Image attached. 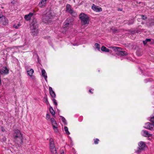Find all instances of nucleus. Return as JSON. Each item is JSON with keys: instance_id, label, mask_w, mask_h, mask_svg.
Segmentation results:
<instances>
[{"instance_id": "15", "label": "nucleus", "mask_w": 154, "mask_h": 154, "mask_svg": "<svg viewBox=\"0 0 154 154\" xmlns=\"http://www.w3.org/2000/svg\"><path fill=\"white\" fill-rule=\"evenodd\" d=\"M32 15V13H29V14L25 15L24 16V18L26 20L28 21L30 20Z\"/></svg>"}, {"instance_id": "14", "label": "nucleus", "mask_w": 154, "mask_h": 154, "mask_svg": "<svg viewBox=\"0 0 154 154\" xmlns=\"http://www.w3.org/2000/svg\"><path fill=\"white\" fill-rule=\"evenodd\" d=\"M143 135L145 137H149L152 136V134H149L148 131L145 130H143L142 131Z\"/></svg>"}, {"instance_id": "30", "label": "nucleus", "mask_w": 154, "mask_h": 154, "mask_svg": "<svg viewBox=\"0 0 154 154\" xmlns=\"http://www.w3.org/2000/svg\"><path fill=\"white\" fill-rule=\"evenodd\" d=\"M50 118V115L48 114L47 113L46 115V119L48 120H49Z\"/></svg>"}, {"instance_id": "1", "label": "nucleus", "mask_w": 154, "mask_h": 154, "mask_svg": "<svg viewBox=\"0 0 154 154\" xmlns=\"http://www.w3.org/2000/svg\"><path fill=\"white\" fill-rule=\"evenodd\" d=\"M79 17L81 20L82 25L86 26L88 24L89 22V18L86 14L84 13H81Z\"/></svg>"}, {"instance_id": "11", "label": "nucleus", "mask_w": 154, "mask_h": 154, "mask_svg": "<svg viewBox=\"0 0 154 154\" xmlns=\"http://www.w3.org/2000/svg\"><path fill=\"white\" fill-rule=\"evenodd\" d=\"M4 69H0V73L2 75L8 74V70L6 67L4 68Z\"/></svg>"}, {"instance_id": "9", "label": "nucleus", "mask_w": 154, "mask_h": 154, "mask_svg": "<svg viewBox=\"0 0 154 154\" xmlns=\"http://www.w3.org/2000/svg\"><path fill=\"white\" fill-rule=\"evenodd\" d=\"M8 21L7 19L4 16H0V23L4 26L8 24Z\"/></svg>"}, {"instance_id": "2", "label": "nucleus", "mask_w": 154, "mask_h": 154, "mask_svg": "<svg viewBox=\"0 0 154 154\" xmlns=\"http://www.w3.org/2000/svg\"><path fill=\"white\" fill-rule=\"evenodd\" d=\"M13 137L16 142L18 140V139L20 141V143H22L23 142V134L19 130L17 129L14 131L13 134Z\"/></svg>"}, {"instance_id": "16", "label": "nucleus", "mask_w": 154, "mask_h": 154, "mask_svg": "<svg viewBox=\"0 0 154 154\" xmlns=\"http://www.w3.org/2000/svg\"><path fill=\"white\" fill-rule=\"evenodd\" d=\"M116 54L118 55L121 56H122L127 55L128 54V53L125 51H120L119 52H118Z\"/></svg>"}, {"instance_id": "34", "label": "nucleus", "mask_w": 154, "mask_h": 154, "mask_svg": "<svg viewBox=\"0 0 154 154\" xmlns=\"http://www.w3.org/2000/svg\"><path fill=\"white\" fill-rule=\"evenodd\" d=\"M53 101L54 104H55L56 106H57V102L56 100L55 99H53Z\"/></svg>"}, {"instance_id": "18", "label": "nucleus", "mask_w": 154, "mask_h": 154, "mask_svg": "<svg viewBox=\"0 0 154 154\" xmlns=\"http://www.w3.org/2000/svg\"><path fill=\"white\" fill-rule=\"evenodd\" d=\"M33 72L34 70L32 69H31L30 70L27 71V74L30 77H32V75Z\"/></svg>"}, {"instance_id": "24", "label": "nucleus", "mask_w": 154, "mask_h": 154, "mask_svg": "<svg viewBox=\"0 0 154 154\" xmlns=\"http://www.w3.org/2000/svg\"><path fill=\"white\" fill-rule=\"evenodd\" d=\"M34 31H32V35H36L38 33V31L36 29L35 30H33Z\"/></svg>"}, {"instance_id": "5", "label": "nucleus", "mask_w": 154, "mask_h": 154, "mask_svg": "<svg viewBox=\"0 0 154 154\" xmlns=\"http://www.w3.org/2000/svg\"><path fill=\"white\" fill-rule=\"evenodd\" d=\"M150 121L152 123V124L148 122L146 123L144 127L147 129L150 130H153L154 127V116L152 117L150 119Z\"/></svg>"}, {"instance_id": "27", "label": "nucleus", "mask_w": 154, "mask_h": 154, "mask_svg": "<svg viewBox=\"0 0 154 154\" xmlns=\"http://www.w3.org/2000/svg\"><path fill=\"white\" fill-rule=\"evenodd\" d=\"M53 127L54 132H57L58 131L57 129V126H54V127Z\"/></svg>"}, {"instance_id": "10", "label": "nucleus", "mask_w": 154, "mask_h": 154, "mask_svg": "<svg viewBox=\"0 0 154 154\" xmlns=\"http://www.w3.org/2000/svg\"><path fill=\"white\" fill-rule=\"evenodd\" d=\"M92 9L94 11L97 12H101L102 11V9L101 8L94 5V4L92 6Z\"/></svg>"}, {"instance_id": "4", "label": "nucleus", "mask_w": 154, "mask_h": 154, "mask_svg": "<svg viewBox=\"0 0 154 154\" xmlns=\"http://www.w3.org/2000/svg\"><path fill=\"white\" fill-rule=\"evenodd\" d=\"M72 25V20L71 18H68L64 23L63 27L65 30H66L69 28H71Z\"/></svg>"}, {"instance_id": "40", "label": "nucleus", "mask_w": 154, "mask_h": 154, "mask_svg": "<svg viewBox=\"0 0 154 154\" xmlns=\"http://www.w3.org/2000/svg\"><path fill=\"white\" fill-rule=\"evenodd\" d=\"M49 90L50 93L51 92H52L53 91V90H52V88L51 87H49Z\"/></svg>"}, {"instance_id": "20", "label": "nucleus", "mask_w": 154, "mask_h": 154, "mask_svg": "<svg viewBox=\"0 0 154 154\" xmlns=\"http://www.w3.org/2000/svg\"><path fill=\"white\" fill-rule=\"evenodd\" d=\"M52 154H57V152L56 148H54L53 149L51 148V149L50 150Z\"/></svg>"}, {"instance_id": "42", "label": "nucleus", "mask_w": 154, "mask_h": 154, "mask_svg": "<svg viewBox=\"0 0 154 154\" xmlns=\"http://www.w3.org/2000/svg\"><path fill=\"white\" fill-rule=\"evenodd\" d=\"M2 131H3V132L5 131V130L2 127Z\"/></svg>"}, {"instance_id": "35", "label": "nucleus", "mask_w": 154, "mask_h": 154, "mask_svg": "<svg viewBox=\"0 0 154 154\" xmlns=\"http://www.w3.org/2000/svg\"><path fill=\"white\" fill-rule=\"evenodd\" d=\"M52 123V125L53 127H54V126H57V125L56 121H54V122L53 123Z\"/></svg>"}, {"instance_id": "17", "label": "nucleus", "mask_w": 154, "mask_h": 154, "mask_svg": "<svg viewBox=\"0 0 154 154\" xmlns=\"http://www.w3.org/2000/svg\"><path fill=\"white\" fill-rule=\"evenodd\" d=\"M42 75L44 77L45 79L46 80L47 78V75L45 70L44 69H43L42 71Z\"/></svg>"}, {"instance_id": "33", "label": "nucleus", "mask_w": 154, "mask_h": 154, "mask_svg": "<svg viewBox=\"0 0 154 154\" xmlns=\"http://www.w3.org/2000/svg\"><path fill=\"white\" fill-rule=\"evenodd\" d=\"M140 16L142 18V19L143 20H145L147 19V17L145 15H140Z\"/></svg>"}, {"instance_id": "39", "label": "nucleus", "mask_w": 154, "mask_h": 154, "mask_svg": "<svg viewBox=\"0 0 154 154\" xmlns=\"http://www.w3.org/2000/svg\"><path fill=\"white\" fill-rule=\"evenodd\" d=\"M146 42H150L151 41V39L150 38H147L146 40Z\"/></svg>"}, {"instance_id": "26", "label": "nucleus", "mask_w": 154, "mask_h": 154, "mask_svg": "<svg viewBox=\"0 0 154 154\" xmlns=\"http://www.w3.org/2000/svg\"><path fill=\"white\" fill-rule=\"evenodd\" d=\"M50 94L51 97L53 98H55L56 97V94L54 91L51 92L50 93Z\"/></svg>"}, {"instance_id": "19", "label": "nucleus", "mask_w": 154, "mask_h": 154, "mask_svg": "<svg viewBox=\"0 0 154 154\" xmlns=\"http://www.w3.org/2000/svg\"><path fill=\"white\" fill-rule=\"evenodd\" d=\"M101 50L102 51L106 52H109V50L106 48L105 46H103L101 48Z\"/></svg>"}, {"instance_id": "43", "label": "nucleus", "mask_w": 154, "mask_h": 154, "mask_svg": "<svg viewBox=\"0 0 154 154\" xmlns=\"http://www.w3.org/2000/svg\"><path fill=\"white\" fill-rule=\"evenodd\" d=\"M89 92H90V93H91V94H93V92H92L91 91V89H90L89 90Z\"/></svg>"}, {"instance_id": "28", "label": "nucleus", "mask_w": 154, "mask_h": 154, "mask_svg": "<svg viewBox=\"0 0 154 154\" xmlns=\"http://www.w3.org/2000/svg\"><path fill=\"white\" fill-rule=\"evenodd\" d=\"M64 130L66 133L67 134H69L70 133L68 131V128L67 127H65Z\"/></svg>"}, {"instance_id": "38", "label": "nucleus", "mask_w": 154, "mask_h": 154, "mask_svg": "<svg viewBox=\"0 0 154 154\" xmlns=\"http://www.w3.org/2000/svg\"><path fill=\"white\" fill-rule=\"evenodd\" d=\"M119 49H118L117 50V51L118 52H120L122 51H121L122 49V48L120 47H119Z\"/></svg>"}, {"instance_id": "23", "label": "nucleus", "mask_w": 154, "mask_h": 154, "mask_svg": "<svg viewBox=\"0 0 154 154\" xmlns=\"http://www.w3.org/2000/svg\"><path fill=\"white\" fill-rule=\"evenodd\" d=\"M134 22V20L133 19H131L129 20L128 21V23H127L128 25H130L133 24Z\"/></svg>"}, {"instance_id": "22", "label": "nucleus", "mask_w": 154, "mask_h": 154, "mask_svg": "<svg viewBox=\"0 0 154 154\" xmlns=\"http://www.w3.org/2000/svg\"><path fill=\"white\" fill-rule=\"evenodd\" d=\"M49 110H50V112L51 113V114L52 115L54 116L55 115V112L54 111V109H53L52 108V107H50V108Z\"/></svg>"}, {"instance_id": "13", "label": "nucleus", "mask_w": 154, "mask_h": 154, "mask_svg": "<svg viewBox=\"0 0 154 154\" xmlns=\"http://www.w3.org/2000/svg\"><path fill=\"white\" fill-rule=\"evenodd\" d=\"M49 141L50 150L51 149V148L54 149V148H56L54 144V142L53 141V139L52 138H51L50 139Z\"/></svg>"}, {"instance_id": "7", "label": "nucleus", "mask_w": 154, "mask_h": 154, "mask_svg": "<svg viewBox=\"0 0 154 154\" xmlns=\"http://www.w3.org/2000/svg\"><path fill=\"white\" fill-rule=\"evenodd\" d=\"M66 11L73 17H75L77 15L76 12L73 10L71 5L69 4L66 5Z\"/></svg>"}, {"instance_id": "3", "label": "nucleus", "mask_w": 154, "mask_h": 154, "mask_svg": "<svg viewBox=\"0 0 154 154\" xmlns=\"http://www.w3.org/2000/svg\"><path fill=\"white\" fill-rule=\"evenodd\" d=\"M54 15L51 11H49L45 14L42 17L43 21L45 23H47L53 18Z\"/></svg>"}, {"instance_id": "25", "label": "nucleus", "mask_w": 154, "mask_h": 154, "mask_svg": "<svg viewBox=\"0 0 154 154\" xmlns=\"http://www.w3.org/2000/svg\"><path fill=\"white\" fill-rule=\"evenodd\" d=\"M60 117L61 118V119L62 122H64L65 125H66V120L65 118L62 116H60Z\"/></svg>"}, {"instance_id": "37", "label": "nucleus", "mask_w": 154, "mask_h": 154, "mask_svg": "<svg viewBox=\"0 0 154 154\" xmlns=\"http://www.w3.org/2000/svg\"><path fill=\"white\" fill-rule=\"evenodd\" d=\"M51 123H53L55 121V120L53 118H51L50 120Z\"/></svg>"}, {"instance_id": "36", "label": "nucleus", "mask_w": 154, "mask_h": 154, "mask_svg": "<svg viewBox=\"0 0 154 154\" xmlns=\"http://www.w3.org/2000/svg\"><path fill=\"white\" fill-rule=\"evenodd\" d=\"M99 141V140L98 139H96L94 141V143L95 144H97L98 143V141Z\"/></svg>"}, {"instance_id": "41", "label": "nucleus", "mask_w": 154, "mask_h": 154, "mask_svg": "<svg viewBox=\"0 0 154 154\" xmlns=\"http://www.w3.org/2000/svg\"><path fill=\"white\" fill-rule=\"evenodd\" d=\"M143 45H146L147 44V42H146V40H145L144 41H143Z\"/></svg>"}, {"instance_id": "31", "label": "nucleus", "mask_w": 154, "mask_h": 154, "mask_svg": "<svg viewBox=\"0 0 154 154\" xmlns=\"http://www.w3.org/2000/svg\"><path fill=\"white\" fill-rule=\"evenodd\" d=\"M20 26V24H18L17 26L16 25H14V27L16 29H18V27Z\"/></svg>"}, {"instance_id": "12", "label": "nucleus", "mask_w": 154, "mask_h": 154, "mask_svg": "<svg viewBox=\"0 0 154 154\" xmlns=\"http://www.w3.org/2000/svg\"><path fill=\"white\" fill-rule=\"evenodd\" d=\"M47 0H42L38 4L40 7L43 8L45 6Z\"/></svg>"}, {"instance_id": "44", "label": "nucleus", "mask_w": 154, "mask_h": 154, "mask_svg": "<svg viewBox=\"0 0 154 154\" xmlns=\"http://www.w3.org/2000/svg\"><path fill=\"white\" fill-rule=\"evenodd\" d=\"M45 99H46V102H48V101L47 99L46 98Z\"/></svg>"}, {"instance_id": "32", "label": "nucleus", "mask_w": 154, "mask_h": 154, "mask_svg": "<svg viewBox=\"0 0 154 154\" xmlns=\"http://www.w3.org/2000/svg\"><path fill=\"white\" fill-rule=\"evenodd\" d=\"M112 49L114 50L115 51H117V49H119V47H112Z\"/></svg>"}, {"instance_id": "21", "label": "nucleus", "mask_w": 154, "mask_h": 154, "mask_svg": "<svg viewBox=\"0 0 154 154\" xmlns=\"http://www.w3.org/2000/svg\"><path fill=\"white\" fill-rule=\"evenodd\" d=\"M111 30H112L114 33H118L119 32V30L116 28H111Z\"/></svg>"}, {"instance_id": "8", "label": "nucleus", "mask_w": 154, "mask_h": 154, "mask_svg": "<svg viewBox=\"0 0 154 154\" xmlns=\"http://www.w3.org/2000/svg\"><path fill=\"white\" fill-rule=\"evenodd\" d=\"M30 25V28L32 30H35L38 28V26L36 20L34 18L31 20Z\"/></svg>"}, {"instance_id": "29", "label": "nucleus", "mask_w": 154, "mask_h": 154, "mask_svg": "<svg viewBox=\"0 0 154 154\" xmlns=\"http://www.w3.org/2000/svg\"><path fill=\"white\" fill-rule=\"evenodd\" d=\"M95 46L96 47V48H97L98 50H100V46L99 44L98 43H96L95 44Z\"/></svg>"}, {"instance_id": "6", "label": "nucleus", "mask_w": 154, "mask_h": 154, "mask_svg": "<svg viewBox=\"0 0 154 154\" xmlns=\"http://www.w3.org/2000/svg\"><path fill=\"white\" fill-rule=\"evenodd\" d=\"M146 146L144 142H140L139 144V147L135 149V152L138 154L140 153L143 150Z\"/></svg>"}]
</instances>
